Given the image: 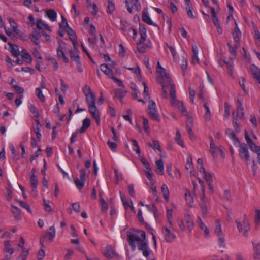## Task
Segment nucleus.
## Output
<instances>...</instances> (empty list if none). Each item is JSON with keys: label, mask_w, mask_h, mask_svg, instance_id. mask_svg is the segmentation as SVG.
<instances>
[{"label": "nucleus", "mask_w": 260, "mask_h": 260, "mask_svg": "<svg viewBox=\"0 0 260 260\" xmlns=\"http://www.w3.org/2000/svg\"><path fill=\"white\" fill-rule=\"evenodd\" d=\"M145 232L142 230H131L127 232V240L132 251H135L137 247L142 252L143 255L146 258H150L151 250L146 240Z\"/></svg>", "instance_id": "obj_1"}, {"label": "nucleus", "mask_w": 260, "mask_h": 260, "mask_svg": "<svg viewBox=\"0 0 260 260\" xmlns=\"http://www.w3.org/2000/svg\"><path fill=\"white\" fill-rule=\"evenodd\" d=\"M83 92L86 96V101L88 104L89 112L98 124H100V118L99 112L95 106V97L90 87L85 85L83 88Z\"/></svg>", "instance_id": "obj_2"}, {"label": "nucleus", "mask_w": 260, "mask_h": 260, "mask_svg": "<svg viewBox=\"0 0 260 260\" xmlns=\"http://www.w3.org/2000/svg\"><path fill=\"white\" fill-rule=\"evenodd\" d=\"M238 104L237 105V110L233 112V123L234 124V127H235V131L236 132H239L238 130V124L237 123L238 119H241L243 118L244 115V108L242 106V103L240 102V100H238L237 101Z\"/></svg>", "instance_id": "obj_3"}, {"label": "nucleus", "mask_w": 260, "mask_h": 260, "mask_svg": "<svg viewBox=\"0 0 260 260\" xmlns=\"http://www.w3.org/2000/svg\"><path fill=\"white\" fill-rule=\"evenodd\" d=\"M239 147L238 152L241 159L247 165H248L250 156L247 145L245 143H242L239 145Z\"/></svg>", "instance_id": "obj_4"}, {"label": "nucleus", "mask_w": 260, "mask_h": 260, "mask_svg": "<svg viewBox=\"0 0 260 260\" xmlns=\"http://www.w3.org/2000/svg\"><path fill=\"white\" fill-rule=\"evenodd\" d=\"M147 113L153 120L159 121V115L156 109V105L154 101H150L148 107Z\"/></svg>", "instance_id": "obj_5"}, {"label": "nucleus", "mask_w": 260, "mask_h": 260, "mask_svg": "<svg viewBox=\"0 0 260 260\" xmlns=\"http://www.w3.org/2000/svg\"><path fill=\"white\" fill-rule=\"evenodd\" d=\"M56 231L54 226L49 228L45 235L40 238V242L41 245L44 242L51 243L55 236Z\"/></svg>", "instance_id": "obj_6"}, {"label": "nucleus", "mask_w": 260, "mask_h": 260, "mask_svg": "<svg viewBox=\"0 0 260 260\" xmlns=\"http://www.w3.org/2000/svg\"><path fill=\"white\" fill-rule=\"evenodd\" d=\"M125 5L128 12L129 13H133V9L139 12L141 9V5L139 0H125Z\"/></svg>", "instance_id": "obj_7"}, {"label": "nucleus", "mask_w": 260, "mask_h": 260, "mask_svg": "<svg viewBox=\"0 0 260 260\" xmlns=\"http://www.w3.org/2000/svg\"><path fill=\"white\" fill-rule=\"evenodd\" d=\"M167 46L172 53L174 60L180 64L181 68L183 71L185 70L187 66V59L184 56H182L181 62H180V61L177 60L175 49L172 46L169 45L168 44H167Z\"/></svg>", "instance_id": "obj_8"}, {"label": "nucleus", "mask_w": 260, "mask_h": 260, "mask_svg": "<svg viewBox=\"0 0 260 260\" xmlns=\"http://www.w3.org/2000/svg\"><path fill=\"white\" fill-rule=\"evenodd\" d=\"M164 240L167 243H171L176 238L175 234L167 226H164L162 229Z\"/></svg>", "instance_id": "obj_9"}, {"label": "nucleus", "mask_w": 260, "mask_h": 260, "mask_svg": "<svg viewBox=\"0 0 260 260\" xmlns=\"http://www.w3.org/2000/svg\"><path fill=\"white\" fill-rule=\"evenodd\" d=\"M203 177L207 182L208 184L209 189L211 193L213 192L214 186L212 184L213 182V174L206 171V173H202Z\"/></svg>", "instance_id": "obj_10"}, {"label": "nucleus", "mask_w": 260, "mask_h": 260, "mask_svg": "<svg viewBox=\"0 0 260 260\" xmlns=\"http://www.w3.org/2000/svg\"><path fill=\"white\" fill-rule=\"evenodd\" d=\"M157 72L160 75V77L158 79H165L167 80L168 82H170V76L166 72V70L163 68L160 64L159 62H157Z\"/></svg>", "instance_id": "obj_11"}, {"label": "nucleus", "mask_w": 260, "mask_h": 260, "mask_svg": "<svg viewBox=\"0 0 260 260\" xmlns=\"http://www.w3.org/2000/svg\"><path fill=\"white\" fill-rule=\"evenodd\" d=\"M104 256L108 258H116L118 255L115 252L111 246H107L106 248L105 251L104 252Z\"/></svg>", "instance_id": "obj_12"}, {"label": "nucleus", "mask_w": 260, "mask_h": 260, "mask_svg": "<svg viewBox=\"0 0 260 260\" xmlns=\"http://www.w3.org/2000/svg\"><path fill=\"white\" fill-rule=\"evenodd\" d=\"M228 47L230 53V57L231 59H234L237 55V50L239 47V43H235L234 46H232V45L229 43H228Z\"/></svg>", "instance_id": "obj_13"}, {"label": "nucleus", "mask_w": 260, "mask_h": 260, "mask_svg": "<svg viewBox=\"0 0 260 260\" xmlns=\"http://www.w3.org/2000/svg\"><path fill=\"white\" fill-rule=\"evenodd\" d=\"M166 84H168V86H170V96L171 98V102H174L175 100H177L176 98L175 86L172 83V81L171 78L170 82H168L167 80H166Z\"/></svg>", "instance_id": "obj_14"}, {"label": "nucleus", "mask_w": 260, "mask_h": 260, "mask_svg": "<svg viewBox=\"0 0 260 260\" xmlns=\"http://www.w3.org/2000/svg\"><path fill=\"white\" fill-rule=\"evenodd\" d=\"M250 70L254 78L260 84V69L256 66L251 64Z\"/></svg>", "instance_id": "obj_15"}, {"label": "nucleus", "mask_w": 260, "mask_h": 260, "mask_svg": "<svg viewBox=\"0 0 260 260\" xmlns=\"http://www.w3.org/2000/svg\"><path fill=\"white\" fill-rule=\"evenodd\" d=\"M171 104L172 106L178 109L182 113H184L186 111L183 103L177 100H175L174 102H171Z\"/></svg>", "instance_id": "obj_16"}, {"label": "nucleus", "mask_w": 260, "mask_h": 260, "mask_svg": "<svg viewBox=\"0 0 260 260\" xmlns=\"http://www.w3.org/2000/svg\"><path fill=\"white\" fill-rule=\"evenodd\" d=\"M184 220L187 224V228L189 232H191L194 227V223L192 220L190 215L188 213H186L184 216Z\"/></svg>", "instance_id": "obj_17"}, {"label": "nucleus", "mask_w": 260, "mask_h": 260, "mask_svg": "<svg viewBox=\"0 0 260 260\" xmlns=\"http://www.w3.org/2000/svg\"><path fill=\"white\" fill-rule=\"evenodd\" d=\"M253 251L254 252L253 257L255 259H260V243L252 242Z\"/></svg>", "instance_id": "obj_18"}, {"label": "nucleus", "mask_w": 260, "mask_h": 260, "mask_svg": "<svg viewBox=\"0 0 260 260\" xmlns=\"http://www.w3.org/2000/svg\"><path fill=\"white\" fill-rule=\"evenodd\" d=\"M156 164V173L160 175L164 174V162L162 160H157L155 162Z\"/></svg>", "instance_id": "obj_19"}, {"label": "nucleus", "mask_w": 260, "mask_h": 260, "mask_svg": "<svg viewBox=\"0 0 260 260\" xmlns=\"http://www.w3.org/2000/svg\"><path fill=\"white\" fill-rule=\"evenodd\" d=\"M197 223L200 226V229L204 231V235L205 237H208L209 234V230L207 226L203 223L202 219L198 217Z\"/></svg>", "instance_id": "obj_20"}, {"label": "nucleus", "mask_w": 260, "mask_h": 260, "mask_svg": "<svg viewBox=\"0 0 260 260\" xmlns=\"http://www.w3.org/2000/svg\"><path fill=\"white\" fill-rule=\"evenodd\" d=\"M225 134L233 141L235 145L236 146L238 144L240 143L238 138L232 130L230 129H226Z\"/></svg>", "instance_id": "obj_21"}, {"label": "nucleus", "mask_w": 260, "mask_h": 260, "mask_svg": "<svg viewBox=\"0 0 260 260\" xmlns=\"http://www.w3.org/2000/svg\"><path fill=\"white\" fill-rule=\"evenodd\" d=\"M8 45L10 46V52L14 57H17L20 54L18 45L10 43H9Z\"/></svg>", "instance_id": "obj_22"}, {"label": "nucleus", "mask_w": 260, "mask_h": 260, "mask_svg": "<svg viewBox=\"0 0 260 260\" xmlns=\"http://www.w3.org/2000/svg\"><path fill=\"white\" fill-rule=\"evenodd\" d=\"M158 82H159L162 86V96L165 99L168 98L167 90L166 87L168 86V84H166V80L157 79Z\"/></svg>", "instance_id": "obj_23"}, {"label": "nucleus", "mask_w": 260, "mask_h": 260, "mask_svg": "<svg viewBox=\"0 0 260 260\" xmlns=\"http://www.w3.org/2000/svg\"><path fill=\"white\" fill-rule=\"evenodd\" d=\"M101 70L103 71L106 75L108 76L109 78L112 79L113 76V71L109 68L107 64H102L101 65Z\"/></svg>", "instance_id": "obj_24"}, {"label": "nucleus", "mask_w": 260, "mask_h": 260, "mask_svg": "<svg viewBox=\"0 0 260 260\" xmlns=\"http://www.w3.org/2000/svg\"><path fill=\"white\" fill-rule=\"evenodd\" d=\"M11 212L14 215V217L16 220H20L21 219L20 210L18 207L11 206Z\"/></svg>", "instance_id": "obj_25"}, {"label": "nucleus", "mask_w": 260, "mask_h": 260, "mask_svg": "<svg viewBox=\"0 0 260 260\" xmlns=\"http://www.w3.org/2000/svg\"><path fill=\"white\" fill-rule=\"evenodd\" d=\"M90 126V120L89 118H85L82 122V126L79 129L81 133H84L86 129Z\"/></svg>", "instance_id": "obj_26"}, {"label": "nucleus", "mask_w": 260, "mask_h": 260, "mask_svg": "<svg viewBox=\"0 0 260 260\" xmlns=\"http://www.w3.org/2000/svg\"><path fill=\"white\" fill-rule=\"evenodd\" d=\"M142 19L145 23L149 25H151L155 26H157L155 23L153 22L149 15L147 13H145L144 12H142Z\"/></svg>", "instance_id": "obj_27"}, {"label": "nucleus", "mask_w": 260, "mask_h": 260, "mask_svg": "<svg viewBox=\"0 0 260 260\" xmlns=\"http://www.w3.org/2000/svg\"><path fill=\"white\" fill-rule=\"evenodd\" d=\"M30 184L32 186V191L37 192V187L38 184V179L35 175L30 176Z\"/></svg>", "instance_id": "obj_28"}, {"label": "nucleus", "mask_w": 260, "mask_h": 260, "mask_svg": "<svg viewBox=\"0 0 260 260\" xmlns=\"http://www.w3.org/2000/svg\"><path fill=\"white\" fill-rule=\"evenodd\" d=\"M46 14L52 21L54 22L56 20L57 14L56 12L54 11V10H48V11H47Z\"/></svg>", "instance_id": "obj_29"}, {"label": "nucleus", "mask_w": 260, "mask_h": 260, "mask_svg": "<svg viewBox=\"0 0 260 260\" xmlns=\"http://www.w3.org/2000/svg\"><path fill=\"white\" fill-rule=\"evenodd\" d=\"M161 192L165 200L168 201L169 199V191L168 186L166 184H162L161 187Z\"/></svg>", "instance_id": "obj_30"}, {"label": "nucleus", "mask_w": 260, "mask_h": 260, "mask_svg": "<svg viewBox=\"0 0 260 260\" xmlns=\"http://www.w3.org/2000/svg\"><path fill=\"white\" fill-rule=\"evenodd\" d=\"M78 51H73L72 50H69V52L70 53V57L72 61H75L77 63V62L80 61V58L78 54Z\"/></svg>", "instance_id": "obj_31"}, {"label": "nucleus", "mask_w": 260, "mask_h": 260, "mask_svg": "<svg viewBox=\"0 0 260 260\" xmlns=\"http://www.w3.org/2000/svg\"><path fill=\"white\" fill-rule=\"evenodd\" d=\"M147 145L149 147L152 148L154 150H157L160 152L161 151V147L158 140H153V144H151V143L149 142L147 143Z\"/></svg>", "instance_id": "obj_32"}, {"label": "nucleus", "mask_w": 260, "mask_h": 260, "mask_svg": "<svg viewBox=\"0 0 260 260\" xmlns=\"http://www.w3.org/2000/svg\"><path fill=\"white\" fill-rule=\"evenodd\" d=\"M35 94L40 100L41 102L44 103L46 101V98L43 95L42 91L41 88H37L35 89Z\"/></svg>", "instance_id": "obj_33"}, {"label": "nucleus", "mask_w": 260, "mask_h": 260, "mask_svg": "<svg viewBox=\"0 0 260 260\" xmlns=\"http://www.w3.org/2000/svg\"><path fill=\"white\" fill-rule=\"evenodd\" d=\"M242 225L243 226V230L244 232L243 233V235L245 237L248 236V232L250 230V225L248 222V220H246V218H245L243 221Z\"/></svg>", "instance_id": "obj_34"}, {"label": "nucleus", "mask_w": 260, "mask_h": 260, "mask_svg": "<svg viewBox=\"0 0 260 260\" xmlns=\"http://www.w3.org/2000/svg\"><path fill=\"white\" fill-rule=\"evenodd\" d=\"M211 16L214 24L216 26L220 24L219 20L217 16L215 9L213 8H210Z\"/></svg>", "instance_id": "obj_35"}, {"label": "nucleus", "mask_w": 260, "mask_h": 260, "mask_svg": "<svg viewBox=\"0 0 260 260\" xmlns=\"http://www.w3.org/2000/svg\"><path fill=\"white\" fill-rule=\"evenodd\" d=\"M204 107L205 109V113L204 117L206 121H209L210 119L211 113L210 109L208 106L207 102H205L204 103Z\"/></svg>", "instance_id": "obj_36"}, {"label": "nucleus", "mask_w": 260, "mask_h": 260, "mask_svg": "<svg viewBox=\"0 0 260 260\" xmlns=\"http://www.w3.org/2000/svg\"><path fill=\"white\" fill-rule=\"evenodd\" d=\"M5 248L4 250L6 252L10 253L11 255L14 253V249L11 248L10 241H5L4 243Z\"/></svg>", "instance_id": "obj_37"}, {"label": "nucleus", "mask_w": 260, "mask_h": 260, "mask_svg": "<svg viewBox=\"0 0 260 260\" xmlns=\"http://www.w3.org/2000/svg\"><path fill=\"white\" fill-rule=\"evenodd\" d=\"M185 200L188 205L191 207L193 205V200L189 191H187L185 194Z\"/></svg>", "instance_id": "obj_38"}, {"label": "nucleus", "mask_w": 260, "mask_h": 260, "mask_svg": "<svg viewBox=\"0 0 260 260\" xmlns=\"http://www.w3.org/2000/svg\"><path fill=\"white\" fill-rule=\"evenodd\" d=\"M215 233L217 236L223 234L221 225L219 219L216 220L215 222Z\"/></svg>", "instance_id": "obj_39"}, {"label": "nucleus", "mask_w": 260, "mask_h": 260, "mask_svg": "<svg viewBox=\"0 0 260 260\" xmlns=\"http://www.w3.org/2000/svg\"><path fill=\"white\" fill-rule=\"evenodd\" d=\"M210 139V152L212 153L213 156L215 157L216 156V154L217 148H216V146L214 143L212 137H211Z\"/></svg>", "instance_id": "obj_40"}, {"label": "nucleus", "mask_w": 260, "mask_h": 260, "mask_svg": "<svg viewBox=\"0 0 260 260\" xmlns=\"http://www.w3.org/2000/svg\"><path fill=\"white\" fill-rule=\"evenodd\" d=\"M241 36V32L240 30H234L233 33V37L235 43H239V40Z\"/></svg>", "instance_id": "obj_41"}, {"label": "nucleus", "mask_w": 260, "mask_h": 260, "mask_svg": "<svg viewBox=\"0 0 260 260\" xmlns=\"http://www.w3.org/2000/svg\"><path fill=\"white\" fill-rule=\"evenodd\" d=\"M57 57L59 59H62L63 60V61L65 63H68L69 62V59L65 55V53H64L63 50L57 51Z\"/></svg>", "instance_id": "obj_42"}, {"label": "nucleus", "mask_w": 260, "mask_h": 260, "mask_svg": "<svg viewBox=\"0 0 260 260\" xmlns=\"http://www.w3.org/2000/svg\"><path fill=\"white\" fill-rule=\"evenodd\" d=\"M40 37V35L36 33V31L35 34H32L30 35V38L32 42H33L36 45H39L40 42L39 41V38Z\"/></svg>", "instance_id": "obj_43"}, {"label": "nucleus", "mask_w": 260, "mask_h": 260, "mask_svg": "<svg viewBox=\"0 0 260 260\" xmlns=\"http://www.w3.org/2000/svg\"><path fill=\"white\" fill-rule=\"evenodd\" d=\"M248 145L250 150L255 153L258 152L260 150V146H257L253 141H252L251 143H248Z\"/></svg>", "instance_id": "obj_44"}, {"label": "nucleus", "mask_w": 260, "mask_h": 260, "mask_svg": "<svg viewBox=\"0 0 260 260\" xmlns=\"http://www.w3.org/2000/svg\"><path fill=\"white\" fill-rule=\"evenodd\" d=\"M175 141L177 144L182 147H184L183 141L181 139V135L179 131H177L175 136Z\"/></svg>", "instance_id": "obj_45"}, {"label": "nucleus", "mask_w": 260, "mask_h": 260, "mask_svg": "<svg viewBox=\"0 0 260 260\" xmlns=\"http://www.w3.org/2000/svg\"><path fill=\"white\" fill-rule=\"evenodd\" d=\"M120 198H121V201L122 202V203L123 204V206L124 207V208L127 209L128 208H129L131 205V202H132V201H131L129 202H128L125 199L124 196L123 194H122V193L121 192H120Z\"/></svg>", "instance_id": "obj_46"}, {"label": "nucleus", "mask_w": 260, "mask_h": 260, "mask_svg": "<svg viewBox=\"0 0 260 260\" xmlns=\"http://www.w3.org/2000/svg\"><path fill=\"white\" fill-rule=\"evenodd\" d=\"M218 244L220 247H225V241L224 239V236L223 234L218 235Z\"/></svg>", "instance_id": "obj_47"}, {"label": "nucleus", "mask_w": 260, "mask_h": 260, "mask_svg": "<svg viewBox=\"0 0 260 260\" xmlns=\"http://www.w3.org/2000/svg\"><path fill=\"white\" fill-rule=\"evenodd\" d=\"M145 206L149 211L153 213L155 217H156L157 213V209L156 206L154 204L151 205H146Z\"/></svg>", "instance_id": "obj_48"}, {"label": "nucleus", "mask_w": 260, "mask_h": 260, "mask_svg": "<svg viewBox=\"0 0 260 260\" xmlns=\"http://www.w3.org/2000/svg\"><path fill=\"white\" fill-rule=\"evenodd\" d=\"M149 47V46L148 45L143 44L138 46L137 48L139 52L143 53L146 51L147 48Z\"/></svg>", "instance_id": "obj_49"}, {"label": "nucleus", "mask_w": 260, "mask_h": 260, "mask_svg": "<svg viewBox=\"0 0 260 260\" xmlns=\"http://www.w3.org/2000/svg\"><path fill=\"white\" fill-rule=\"evenodd\" d=\"M29 108L30 112L34 115L35 117H38L39 116L38 110L34 105L31 104L29 106Z\"/></svg>", "instance_id": "obj_50"}, {"label": "nucleus", "mask_w": 260, "mask_h": 260, "mask_svg": "<svg viewBox=\"0 0 260 260\" xmlns=\"http://www.w3.org/2000/svg\"><path fill=\"white\" fill-rule=\"evenodd\" d=\"M126 94V92L119 89L115 90V96L119 98L120 101L122 102V99L124 98Z\"/></svg>", "instance_id": "obj_51"}, {"label": "nucleus", "mask_w": 260, "mask_h": 260, "mask_svg": "<svg viewBox=\"0 0 260 260\" xmlns=\"http://www.w3.org/2000/svg\"><path fill=\"white\" fill-rule=\"evenodd\" d=\"M74 182L76 186L79 190H81L83 188L85 182L81 181V180L79 179L78 178H76L74 180Z\"/></svg>", "instance_id": "obj_52"}, {"label": "nucleus", "mask_w": 260, "mask_h": 260, "mask_svg": "<svg viewBox=\"0 0 260 260\" xmlns=\"http://www.w3.org/2000/svg\"><path fill=\"white\" fill-rule=\"evenodd\" d=\"M46 59L48 60L51 61V63L54 66V70L57 71L58 68V64L57 63L56 60L52 57L50 56H47L46 57Z\"/></svg>", "instance_id": "obj_53"}, {"label": "nucleus", "mask_w": 260, "mask_h": 260, "mask_svg": "<svg viewBox=\"0 0 260 260\" xmlns=\"http://www.w3.org/2000/svg\"><path fill=\"white\" fill-rule=\"evenodd\" d=\"M139 31L141 37H143V38H144V37L146 38V29L144 25L140 24Z\"/></svg>", "instance_id": "obj_54"}, {"label": "nucleus", "mask_w": 260, "mask_h": 260, "mask_svg": "<svg viewBox=\"0 0 260 260\" xmlns=\"http://www.w3.org/2000/svg\"><path fill=\"white\" fill-rule=\"evenodd\" d=\"M29 254L28 250L24 249L21 254L18 257L17 260H26L27 257Z\"/></svg>", "instance_id": "obj_55"}, {"label": "nucleus", "mask_w": 260, "mask_h": 260, "mask_svg": "<svg viewBox=\"0 0 260 260\" xmlns=\"http://www.w3.org/2000/svg\"><path fill=\"white\" fill-rule=\"evenodd\" d=\"M115 10V5L112 1H109L107 12L112 13Z\"/></svg>", "instance_id": "obj_56"}, {"label": "nucleus", "mask_w": 260, "mask_h": 260, "mask_svg": "<svg viewBox=\"0 0 260 260\" xmlns=\"http://www.w3.org/2000/svg\"><path fill=\"white\" fill-rule=\"evenodd\" d=\"M33 55L34 56L38 59V62H42V58L41 57V55L39 51L37 49H35L33 52Z\"/></svg>", "instance_id": "obj_57"}, {"label": "nucleus", "mask_w": 260, "mask_h": 260, "mask_svg": "<svg viewBox=\"0 0 260 260\" xmlns=\"http://www.w3.org/2000/svg\"><path fill=\"white\" fill-rule=\"evenodd\" d=\"M61 22L59 24L60 28H64V26H67V28L69 27L67 19L61 15Z\"/></svg>", "instance_id": "obj_58"}, {"label": "nucleus", "mask_w": 260, "mask_h": 260, "mask_svg": "<svg viewBox=\"0 0 260 260\" xmlns=\"http://www.w3.org/2000/svg\"><path fill=\"white\" fill-rule=\"evenodd\" d=\"M127 190H128L129 194L131 197H133L135 196V191L134 190V185L133 184H131L129 185H128V187H127Z\"/></svg>", "instance_id": "obj_59"}, {"label": "nucleus", "mask_w": 260, "mask_h": 260, "mask_svg": "<svg viewBox=\"0 0 260 260\" xmlns=\"http://www.w3.org/2000/svg\"><path fill=\"white\" fill-rule=\"evenodd\" d=\"M22 58L28 63H31L32 61V58L30 55L28 53H25L24 54H21Z\"/></svg>", "instance_id": "obj_60"}, {"label": "nucleus", "mask_w": 260, "mask_h": 260, "mask_svg": "<svg viewBox=\"0 0 260 260\" xmlns=\"http://www.w3.org/2000/svg\"><path fill=\"white\" fill-rule=\"evenodd\" d=\"M19 202L20 205L22 207L26 209L28 212H29V213L31 212V208L28 204H27L26 202H24L21 201H19Z\"/></svg>", "instance_id": "obj_61"}, {"label": "nucleus", "mask_w": 260, "mask_h": 260, "mask_svg": "<svg viewBox=\"0 0 260 260\" xmlns=\"http://www.w3.org/2000/svg\"><path fill=\"white\" fill-rule=\"evenodd\" d=\"M68 30H67L68 35L69 37L70 40L71 41V38H73L74 40L76 39V36L75 32L69 27L68 28Z\"/></svg>", "instance_id": "obj_62"}, {"label": "nucleus", "mask_w": 260, "mask_h": 260, "mask_svg": "<svg viewBox=\"0 0 260 260\" xmlns=\"http://www.w3.org/2000/svg\"><path fill=\"white\" fill-rule=\"evenodd\" d=\"M230 106L227 103L224 104V116L228 118L230 115Z\"/></svg>", "instance_id": "obj_63"}, {"label": "nucleus", "mask_w": 260, "mask_h": 260, "mask_svg": "<svg viewBox=\"0 0 260 260\" xmlns=\"http://www.w3.org/2000/svg\"><path fill=\"white\" fill-rule=\"evenodd\" d=\"M45 210L47 212H50L52 211V208L49 204V201H46L45 199L43 200Z\"/></svg>", "instance_id": "obj_64"}]
</instances>
